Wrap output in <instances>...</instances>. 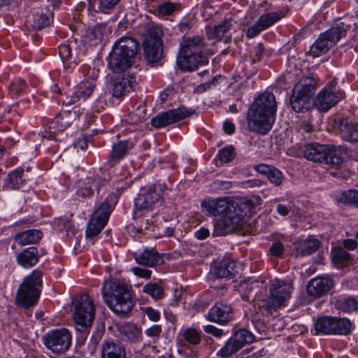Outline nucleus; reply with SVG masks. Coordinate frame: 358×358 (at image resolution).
I'll return each instance as SVG.
<instances>
[{
  "mask_svg": "<svg viewBox=\"0 0 358 358\" xmlns=\"http://www.w3.org/2000/svg\"><path fill=\"white\" fill-rule=\"evenodd\" d=\"M284 16L285 13L282 10L266 13L262 15L258 20L248 29L246 36L249 38L257 36L262 31L273 25Z\"/></svg>",
  "mask_w": 358,
  "mask_h": 358,
  "instance_id": "obj_18",
  "label": "nucleus"
},
{
  "mask_svg": "<svg viewBox=\"0 0 358 358\" xmlns=\"http://www.w3.org/2000/svg\"><path fill=\"white\" fill-rule=\"evenodd\" d=\"M45 347L56 354L65 352L71 346V334L65 328L50 331L43 336Z\"/></svg>",
  "mask_w": 358,
  "mask_h": 358,
  "instance_id": "obj_14",
  "label": "nucleus"
},
{
  "mask_svg": "<svg viewBox=\"0 0 358 358\" xmlns=\"http://www.w3.org/2000/svg\"><path fill=\"white\" fill-rule=\"evenodd\" d=\"M103 334V327L97 328L96 331L93 332L89 343V349L91 353H93L96 350L97 345L101 340Z\"/></svg>",
  "mask_w": 358,
  "mask_h": 358,
  "instance_id": "obj_48",
  "label": "nucleus"
},
{
  "mask_svg": "<svg viewBox=\"0 0 358 358\" xmlns=\"http://www.w3.org/2000/svg\"><path fill=\"white\" fill-rule=\"evenodd\" d=\"M42 275L41 271L34 270L24 279L16 294L15 303L17 306L28 309L36 304L41 294Z\"/></svg>",
  "mask_w": 358,
  "mask_h": 358,
  "instance_id": "obj_6",
  "label": "nucleus"
},
{
  "mask_svg": "<svg viewBox=\"0 0 358 358\" xmlns=\"http://www.w3.org/2000/svg\"><path fill=\"white\" fill-rule=\"evenodd\" d=\"M71 114L64 112L57 115L52 122V127L56 130L62 131L71 125Z\"/></svg>",
  "mask_w": 358,
  "mask_h": 358,
  "instance_id": "obj_40",
  "label": "nucleus"
},
{
  "mask_svg": "<svg viewBox=\"0 0 358 358\" xmlns=\"http://www.w3.org/2000/svg\"><path fill=\"white\" fill-rule=\"evenodd\" d=\"M101 358H126L124 348L112 340L104 341L101 348Z\"/></svg>",
  "mask_w": 358,
  "mask_h": 358,
  "instance_id": "obj_23",
  "label": "nucleus"
},
{
  "mask_svg": "<svg viewBox=\"0 0 358 358\" xmlns=\"http://www.w3.org/2000/svg\"><path fill=\"white\" fill-rule=\"evenodd\" d=\"M143 290L155 299H159L164 296L163 287L157 283H148L143 287Z\"/></svg>",
  "mask_w": 358,
  "mask_h": 358,
  "instance_id": "obj_43",
  "label": "nucleus"
},
{
  "mask_svg": "<svg viewBox=\"0 0 358 358\" xmlns=\"http://www.w3.org/2000/svg\"><path fill=\"white\" fill-rule=\"evenodd\" d=\"M333 322V317H320L317 320L315 324V329L317 333L327 335L332 334Z\"/></svg>",
  "mask_w": 358,
  "mask_h": 358,
  "instance_id": "obj_37",
  "label": "nucleus"
},
{
  "mask_svg": "<svg viewBox=\"0 0 358 358\" xmlns=\"http://www.w3.org/2000/svg\"><path fill=\"white\" fill-rule=\"evenodd\" d=\"M145 314L148 316V317L154 322H157L159 320L160 313L152 308V307H147L144 310Z\"/></svg>",
  "mask_w": 358,
  "mask_h": 358,
  "instance_id": "obj_57",
  "label": "nucleus"
},
{
  "mask_svg": "<svg viewBox=\"0 0 358 358\" xmlns=\"http://www.w3.org/2000/svg\"><path fill=\"white\" fill-rule=\"evenodd\" d=\"M271 254L275 257H280L284 252V245L279 241H274L269 250Z\"/></svg>",
  "mask_w": 358,
  "mask_h": 358,
  "instance_id": "obj_53",
  "label": "nucleus"
},
{
  "mask_svg": "<svg viewBox=\"0 0 358 358\" xmlns=\"http://www.w3.org/2000/svg\"><path fill=\"white\" fill-rule=\"evenodd\" d=\"M106 182V180L98 176L89 177L86 180L85 186L80 187L77 191V194L83 198L90 197L93 194L94 190L99 192L101 187L103 186Z\"/></svg>",
  "mask_w": 358,
  "mask_h": 358,
  "instance_id": "obj_25",
  "label": "nucleus"
},
{
  "mask_svg": "<svg viewBox=\"0 0 358 358\" xmlns=\"http://www.w3.org/2000/svg\"><path fill=\"white\" fill-rule=\"evenodd\" d=\"M42 236L41 231L30 229L16 234L15 241L21 245L34 244L41 239Z\"/></svg>",
  "mask_w": 358,
  "mask_h": 358,
  "instance_id": "obj_32",
  "label": "nucleus"
},
{
  "mask_svg": "<svg viewBox=\"0 0 358 358\" xmlns=\"http://www.w3.org/2000/svg\"><path fill=\"white\" fill-rule=\"evenodd\" d=\"M348 28V25L341 22L329 30L322 34L310 47V54L316 57L327 52L336 42L346 36Z\"/></svg>",
  "mask_w": 358,
  "mask_h": 358,
  "instance_id": "obj_11",
  "label": "nucleus"
},
{
  "mask_svg": "<svg viewBox=\"0 0 358 358\" xmlns=\"http://www.w3.org/2000/svg\"><path fill=\"white\" fill-rule=\"evenodd\" d=\"M274 166H269L264 164H260L255 166V169L259 173L262 175H268L271 172V171L273 169Z\"/></svg>",
  "mask_w": 358,
  "mask_h": 358,
  "instance_id": "obj_61",
  "label": "nucleus"
},
{
  "mask_svg": "<svg viewBox=\"0 0 358 358\" xmlns=\"http://www.w3.org/2000/svg\"><path fill=\"white\" fill-rule=\"evenodd\" d=\"M267 177L269 181L275 186H280L284 179L282 172L275 167L273 168Z\"/></svg>",
  "mask_w": 358,
  "mask_h": 358,
  "instance_id": "obj_49",
  "label": "nucleus"
},
{
  "mask_svg": "<svg viewBox=\"0 0 358 358\" xmlns=\"http://www.w3.org/2000/svg\"><path fill=\"white\" fill-rule=\"evenodd\" d=\"M232 27V17L226 18L221 24L215 26L214 29L209 32L208 36L211 38L222 40V37L226 36Z\"/></svg>",
  "mask_w": 358,
  "mask_h": 358,
  "instance_id": "obj_35",
  "label": "nucleus"
},
{
  "mask_svg": "<svg viewBox=\"0 0 358 358\" xmlns=\"http://www.w3.org/2000/svg\"><path fill=\"white\" fill-rule=\"evenodd\" d=\"M131 271L134 275L146 279H150L152 274V271L140 267H134L131 268Z\"/></svg>",
  "mask_w": 358,
  "mask_h": 358,
  "instance_id": "obj_55",
  "label": "nucleus"
},
{
  "mask_svg": "<svg viewBox=\"0 0 358 358\" xmlns=\"http://www.w3.org/2000/svg\"><path fill=\"white\" fill-rule=\"evenodd\" d=\"M73 317L76 329L82 334V338L85 340L94 318L95 306L93 299L87 294H83L73 301Z\"/></svg>",
  "mask_w": 358,
  "mask_h": 358,
  "instance_id": "obj_7",
  "label": "nucleus"
},
{
  "mask_svg": "<svg viewBox=\"0 0 358 358\" xmlns=\"http://www.w3.org/2000/svg\"><path fill=\"white\" fill-rule=\"evenodd\" d=\"M207 215L223 216L214 225L213 236H224L241 229L245 219L254 213L255 203L246 198L229 197L205 199L201 204Z\"/></svg>",
  "mask_w": 358,
  "mask_h": 358,
  "instance_id": "obj_1",
  "label": "nucleus"
},
{
  "mask_svg": "<svg viewBox=\"0 0 358 358\" xmlns=\"http://www.w3.org/2000/svg\"><path fill=\"white\" fill-rule=\"evenodd\" d=\"M206 46L203 38L199 36L188 37L184 39L177 59L180 68L192 71L199 66L208 64V59L203 54Z\"/></svg>",
  "mask_w": 358,
  "mask_h": 358,
  "instance_id": "obj_4",
  "label": "nucleus"
},
{
  "mask_svg": "<svg viewBox=\"0 0 358 358\" xmlns=\"http://www.w3.org/2000/svg\"><path fill=\"white\" fill-rule=\"evenodd\" d=\"M120 0H93L91 5L93 9L96 12L107 13Z\"/></svg>",
  "mask_w": 358,
  "mask_h": 358,
  "instance_id": "obj_42",
  "label": "nucleus"
},
{
  "mask_svg": "<svg viewBox=\"0 0 358 358\" xmlns=\"http://www.w3.org/2000/svg\"><path fill=\"white\" fill-rule=\"evenodd\" d=\"M331 257L334 264H341L349 260L350 254L342 247H337L331 251Z\"/></svg>",
  "mask_w": 358,
  "mask_h": 358,
  "instance_id": "obj_45",
  "label": "nucleus"
},
{
  "mask_svg": "<svg viewBox=\"0 0 358 358\" xmlns=\"http://www.w3.org/2000/svg\"><path fill=\"white\" fill-rule=\"evenodd\" d=\"M334 282L327 277H316L310 280L307 285V292L318 298L327 294L333 287Z\"/></svg>",
  "mask_w": 358,
  "mask_h": 358,
  "instance_id": "obj_21",
  "label": "nucleus"
},
{
  "mask_svg": "<svg viewBox=\"0 0 358 358\" xmlns=\"http://www.w3.org/2000/svg\"><path fill=\"white\" fill-rule=\"evenodd\" d=\"M235 157L234 148L232 147H226L219 152V158L222 162L227 163L231 162Z\"/></svg>",
  "mask_w": 358,
  "mask_h": 358,
  "instance_id": "obj_50",
  "label": "nucleus"
},
{
  "mask_svg": "<svg viewBox=\"0 0 358 358\" xmlns=\"http://www.w3.org/2000/svg\"><path fill=\"white\" fill-rule=\"evenodd\" d=\"M162 29L157 26H152L147 30L143 41V50L145 58L149 63H156L162 58Z\"/></svg>",
  "mask_w": 358,
  "mask_h": 358,
  "instance_id": "obj_12",
  "label": "nucleus"
},
{
  "mask_svg": "<svg viewBox=\"0 0 358 358\" xmlns=\"http://www.w3.org/2000/svg\"><path fill=\"white\" fill-rule=\"evenodd\" d=\"M95 88V83L93 81L82 82L79 84L76 91L73 93L70 101H66L67 105L75 103L80 99L85 100L93 92Z\"/></svg>",
  "mask_w": 358,
  "mask_h": 358,
  "instance_id": "obj_26",
  "label": "nucleus"
},
{
  "mask_svg": "<svg viewBox=\"0 0 358 358\" xmlns=\"http://www.w3.org/2000/svg\"><path fill=\"white\" fill-rule=\"evenodd\" d=\"M138 50V43L131 37H122L113 45L108 56V68L114 73L130 68Z\"/></svg>",
  "mask_w": 358,
  "mask_h": 358,
  "instance_id": "obj_5",
  "label": "nucleus"
},
{
  "mask_svg": "<svg viewBox=\"0 0 358 358\" xmlns=\"http://www.w3.org/2000/svg\"><path fill=\"white\" fill-rule=\"evenodd\" d=\"M257 288V282L255 280H248L239 283L238 285V292L240 293L243 300L251 301L255 299V296Z\"/></svg>",
  "mask_w": 358,
  "mask_h": 358,
  "instance_id": "obj_34",
  "label": "nucleus"
},
{
  "mask_svg": "<svg viewBox=\"0 0 358 358\" xmlns=\"http://www.w3.org/2000/svg\"><path fill=\"white\" fill-rule=\"evenodd\" d=\"M132 89L131 79L126 77L115 79L110 86V92L113 96L117 98L124 96Z\"/></svg>",
  "mask_w": 358,
  "mask_h": 358,
  "instance_id": "obj_30",
  "label": "nucleus"
},
{
  "mask_svg": "<svg viewBox=\"0 0 358 358\" xmlns=\"http://www.w3.org/2000/svg\"><path fill=\"white\" fill-rule=\"evenodd\" d=\"M59 54L63 61L71 57V48L69 44H62L59 46Z\"/></svg>",
  "mask_w": 358,
  "mask_h": 358,
  "instance_id": "obj_54",
  "label": "nucleus"
},
{
  "mask_svg": "<svg viewBox=\"0 0 358 358\" xmlns=\"http://www.w3.org/2000/svg\"><path fill=\"white\" fill-rule=\"evenodd\" d=\"M339 130L341 137L351 143H358V123L348 119L340 120Z\"/></svg>",
  "mask_w": 358,
  "mask_h": 358,
  "instance_id": "obj_22",
  "label": "nucleus"
},
{
  "mask_svg": "<svg viewBox=\"0 0 358 358\" xmlns=\"http://www.w3.org/2000/svg\"><path fill=\"white\" fill-rule=\"evenodd\" d=\"M204 331L209 334H212L213 336L220 338L223 335V331L220 329L215 327L213 325L208 324L205 326Z\"/></svg>",
  "mask_w": 358,
  "mask_h": 358,
  "instance_id": "obj_59",
  "label": "nucleus"
},
{
  "mask_svg": "<svg viewBox=\"0 0 358 358\" xmlns=\"http://www.w3.org/2000/svg\"><path fill=\"white\" fill-rule=\"evenodd\" d=\"M27 84L24 80L19 79L13 82L10 85V91L17 95H21L24 92Z\"/></svg>",
  "mask_w": 358,
  "mask_h": 358,
  "instance_id": "obj_52",
  "label": "nucleus"
},
{
  "mask_svg": "<svg viewBox=\"0 0 358 358\" xmlns=\"http://www.w3.org/2000/svg\"><path fill=\"white\" fill-rule=\"evenodd\" d=\"M303 155L310 161L338 167L343 162L345 154L334 146L311 143L306 146Z\"/></svg>",
  "mask_w": 358,
  "mask_h": 358,
  "instance_id": "obj_9",
  "label": "nucleus"
},
{
  "mask_svg": "<svg viewBox=\"0 0 358 358\" xmlns=\"http://www.w3.org/2000/svg\"><path fill=\"white\" fill-rule=\"evenodd\" d=\"M29 179V176L24 174L23 169H17L8 174L5 186L8 189H17Z\"/></svg>",
  "mask_w": 358,
  "mask_h": 358,
  "instance_id": "obj_33",
  "label": "nucleus"
},
{
  "mask_svg": "<svg viewBox=\"0 0 358 358\" xmlns=\"http://www.w3.org/2000/svg\"><path fill=\"white\" fill-rule=\"evenodd\" d=\"M241 348L236 343L233 341V338L231 337L230 339L227 341L225 345L221 348L219 351L218 355L223 358L228 357L233 354L236 353Z\"/></svg>",
  "mask_w": 358,
  "mask_h": 358,
  "instance_id": "obj_46",
  "label": "nucleus"
},
{
  "mask_svg": "<svg viewBox=\"0 0 358 358\" xmlns=\"http://www.w3.org/2000/svg\"><path fill=\"white\" fill-rule=\"evenodd\" d=\"M208 319L220 324H226L234 319V310L226 301L217 302L209 310Z\"/></svg>",
  "mask_w": 358,
  "mask_h": 358,
  "instance_id": "obj_19",
  "label": "nucleus"
},
{
  "mask_svg": "<svg viewBox=\"0 0 358 358\" xmlns=\"http://www.w3.org/2000/svg\"><path fill=\"white\" fill-rule=\"evenodd\" d=\"M341 203H352L358 208V190H348L344 192L338 199Z\"/></svg>",
  "mask_w": 358,
  "mask_h": 358,
  "instance_id": "obj_44",
  "label": "nucleus"
},
{
  "mask_svg": "<svg viewBox=\"0 0 358 358\" xmlns=\"http://www.w3.org/2000/svg\"><path fill=\"white\" fill-rule=\"evenodd\" d=\"M320 244V241L315 238H308L301 241L296 245V255L298 257L310 255L317 250Z\"/></svg>",
  "mask_w": 358,
  "mask_h": 358,
  "instance_id": "obj_29",
  "label": "nucleus"
},
{
  "mask_svg": "<svg viewBox=\"0 0 358 358\" xmlns=\"http://www.w3.org/2000/svg\"><path fill=\"white\" fill-rule=\"evenodd\" d=\"M337 308L343 312H352L358 310V298L346 297L336 301Z\"/></svg>",
  "mask_w": 358,
  "mask_h": 358,
  "instance_id": "obj_39",
  "label": "nucleus"
},
{
  "mask_svg": "<svg viewBox=\"0 0 358 358\" xmlns=\"http://www.w3.org/2000/svg\"><path fill=\"white\" fill-rule=\"evenodd\" d=\"M343 97V92L331 81L317 95L314 104L321 112H326L334 106Z\"/></svg>",
  "mask_w": 358,
  "mask_h": 358,
  "instance_id": "obj_15",
  "label": "nucleus"
},
{
  "mask_svg": "<svg viewBox=\"0 0 358 358\" xmlns=\"http://www.w3.org/2000/svg\"><path fill=\"white\" fill-rule=\"evenodd\" d=\"M102 295L105 303L117 314H127L135 303L131 286L124 280L110 278L105 280Z\"/></svg>",
  "mask_w": 358,
  "mask_h": 358,
  "instance_id": "obj_3",
  "label": "nucleus"
},
{
  "mask_svg": "<svg viewBox=\"0 0 358 358\" xmlns=\"http://www.w3.org/2000/svg\"><path fill=\"white\" fill-rule=\"evenodd\" d=\"M53 15L50 11H47L45 13H41L35 17L33 22V27L34 29L41 30L46 27H48L52 22Z\"/></svg>",
  "mask_w": 358,
  "mask_h": 358,
  "instance_id": "obj_41",
  "label": "nucleus"
},
{
  "mask_svg": "<svg viewBox=\"0 0 358 358\" xmlns=\"http://www.w3.org/2000/svg\"><path fill=\"white\" fill-rule=\"evenodd\" d=\"M214 273L217 278H231L238 273V268L235 262H221L214 269Z\"/></svg>",
  "mask_w": 358,
  "mask_h": 358,
  "instance_id": "obj_31",
  "label": "nucleus"
},
{
  "mask_svg": "<svg viewBox=\"0 0 358 358\" xmlns=\"http://www.w3.org/2000/svg\"><path fill=\"white\" fill-rule=\"evenodd\" d=\"M194 112V110L188 109L185 107L169 110L159 113L152 118L150 124L153 127L157 129L165 127L191 116Z\"/></svg>",
  "mask_w": 358,
  "mask_h": 358,
  "instance_id": "obj_16",
  "label": "nucleus"
},
{
  "mask_svg": "<svg viewBox=\"0 0 358 358\" xmlns=\"http://www.w3.org/2000/svg\"><path fill=\"white\" fill-rule=\"evenodd\" d=\"M277 212L282 216L287 215L289 212L293 211V205L289 204L287 206L279 203L276 207Z\"/></svg>",
  "mask_w": 358,
  "mask_h": 358,
  "instance_id": "obj_60",
  "label": "nucleus"
},
{
  "mask_svg": "<svg viewBox=\"0 0 358 358\" xmlns=\"http://www.w3.org/2000/svg\"><path fill=\"white\" fill-rule=\"evenodd\" d=\"M231 338L241 349L245 345L252 343L255 339L252 334L245 329L236 331Z\"/></svg>",
  "mask_w": 358,
  "mask_h": 358,
  "instance_id": "obj_38",
  "label": "nucleus"
},
{
  "mask_svg": "<svg viewBox=\"0 0 358 358\" xmlns=\"http://www.w3.org/2000/svg\"><path fill=\"white\" fill-rule=\"evenodd\" d=\"M220 77V76H216L208 82L198 85L196 87V91L198 92L201 93L210 89L212 85H214L215 84V83L217 81L218 78Z\"/></svg>",
  "mask_w": 358,
  "mask_h": 358,
  "instance_id": "obj_56",
  "label": "nucleus"
},
{
  "mask_svg": "<svg viewBox=\"0 0 358 358\" xmlns=\"http://www.w3.org/2000/svg\"><path fill=\"white\" fill-rule=\"evenodd\" d=\"M106 106V103L103 100L98 99L94 101V103L92 106V111L93 113H99L103 110H104Z\"/></svg>",
  "mask_w": 358,
  "mask_h": 358,
  "instance_id": "obj_63",
  "label": "nucleus"
},
{
  "mask_svg": "<svg viewBox=\"0 0 358 358\" xmlns=\"http://www.w3.org/2000/svg\"><path fill=\"white\" fill-rule=\"evenodd\" d=\"M292 289V285L289 282L278 279L273 280L270 285V296L262 301V308L271 314L273 310L285 306L290 297Z\"/></svg>",
  "mask_w": 358,
  "mask_h": 358,
  "instance_id": "obj_10",
  "label": "nucleus"
},
{
  "mask_svg": "<svg viewBox=\"0 0 358 358\" xmlns=\"http://www.w3.org/2000/svg\"><path fill=\"white\" fill-rule=\"evenodd\" d=\"M175 4L170 1L161 3L157 7V11L159 13L164 15H171L175 10Z\"/></svg>",
  "mask_w": 358,
  "mask_h": 358,
  "instance_id": "obj_51",
  "label": "nucleus"
},
{
  "mask_svg": "<svg viewBox=\"0 0 358 358\" xmlns=\"http://www.w3.org/2000/svg\"><path fill=\"white\" fill-rule=\"evenodd\" d=\"M134 259L138 264L154 267L160 264L161 257L155 250L145 249L143 252L135 253Z\"/></svg>",
  "mask_w": 358,
  "mask_h": 358,
  "instance_id": "obj_24",
  "label": "nucleus"
},
{
  "mask_svg": "<svg viewBox=\"0 0 358 358\" xmlns=\"http://www.w3.org/2000/svg\"><path fill=\"white\" fill-rule=\"evenodd\" d=\"M162 203V195L160 190L157 191L155 188L142 189L135 199V206L137 209L135 216H141V211H150Z\"/></svg>",
  "mask_w": 358,
  "mask_h": 358,
  "instance_id": "obj_17",
  "label": "nucleus"
},
{
  "mask_svg": "<svg viewBox=\"0 0 358 358\" xmlns=\"http://www.w3.org/2000/svg\"><path fill=\"white\" fill-rule=\"evenodd\" d=\"M134 147V142L131 140H121L114 143L108 156L107 164L112 167L118 164L124 158Z\"/></svg>",
  "mask_w": 358,
  "mask_h": 358,
  "instance_id": "obj_20",
  "label": "nucleus"
},
{
  "mask_svg": "<svg viewBox=\"0 0 358 358\" xmlns=\"http://www.w3.org/2000/svg\"><path fill=\"white\" fill-rule=\"evenodd\" d=\"M210 236V231L207 228L201 227L195 232V237L203 240Z\"/></svg>",
  "mask_w": 358,
  "mask_h": 358,
  "instance_id": "obj_64",
  "label": "nucleus"
},
{
  "mask_svg": "<svg viewBox=\"0 0 358 358\" xmlns=\"http://www.w3.org/2000/svg\"><path fill=\"white\" fill-rule=\"evenodd\" d=\"M109 198L104 200L99 207L95 210L86 229V236L93 238L97 236L107 224L112 211V206Z\"/></svg>",
  "mask_w": 358,
  "mask_h": 358,
  "instance_id": "obj_13",
  "label": "nucleus"
},
{
  "mask_svg": "<svg viewBox=\"0 0 358 358\" xmlns=\"http://www.w3.org/2000/svg\"><path fill=\"white\" fill-rule=\"evenodd\" d=\"M277 105L275 96L271 92L261 94L251 104L248 112L249 129L260 134H266L275 120Z\"/></svg>",
  "mask_w": 358,
  "mask_h": 358,
  "instance_id": "obj_2",
  "label": "nucleus"
},
{
  "mask_svg": "<svg viewBox=\"0 0 358 358\" xmlns=\"http://www.w3.org/2000/svg\"><path fill=\"white\" fill-rule=\"evenodd\" d=\"M332 334L348 335L351 331L352 323L348 318L333 317Z\"/></svg>",
  "mask_w": 358,
  "mask_h": 358,
  "instance_id": "obj_36",
  "label": "nucleus"
},
{
  "mask_svg": "<svg viewBox=\"0 0 358 358\" xmlns=\"http://www.w3.org/2000/svg\"><path fill=\"white\" fill-rule=\"evenodd\" d=\"M182 336L186 341L192 345H198L201 342L200 332L193 328L185 329Z\"/></svg>",
  "mask_w": 358,
  "mask_h": 358,
  "instance_id": "obj_47",
  "label": "nucleus"
},
{
  "mask_svg": "<svg viewBox=\"0 0 358 358\" xmlns=\"http://www.w3.org/2000/svg\"><path fill=\"white\" fill-rule=\"evenodd\" d=\"M17 263L25 268H29L38 262V252L36 247L24 249L17 256Z\"/></svg>",
  "mask_w": 358,
  "mask_h": 358,
  "instance_id": "obj_27",
  "label": "nucleus"
},
{
  "mask_svg": "<svg viewBox=\"0 0 358 358\" xmlns=\"http://www.w3.org/2000/svg\"><path fill=\"white\" fill-rule=\"evenodd\" d=\"M161 332V327L158 324H154L145 330V334L151 338L158 337Z\"/></svg>",
  "mask_w": 358,
  "mask_h": 358,
  "instance_id": "obj_58",
  "label": "nucleus"
},
{
  "mask_svg": "<svg viewBox=\"0 0 358 358\" xmlns=\"http://www.w3.org/2000/svg\"><path fill=\"white\" fill-rule=\"evenodd\" d=\"M317 80L310 73L302 78L295 85L289 101L292 108L296 113L304 112L310 107V99L315 94Z\"/></svg>",
  "mask_w": 358,
  "mask_h": 358,
  "instance_id": "obj_8",
  "label": "nucleus"
},
{
  "mask_svg": "<svg viewBox=\"0 0 358 358\" xmlns=\"http://www.w3.org/2000/svg\"><path fill=\"white\" fill-rule=\"evenodd\" d=\"M120 332L122 339L126 341L136 343L142 340L141 329L135 324H124L122 326Z\"/></svg>",
  "mask_w": 358,
  "mask_h": 358,
  "instance_id": "obj_28",
  "label": "nucleus"
},
{
  "mask_svg": "<svg viewBox=\"0 0 358 358\" xmlns=\"http://www.w3.org/2000/svg\"><path fill=\"white\" fill-rule=\"evenodd\" d=\"M264 51V48L262 43H258L255 48V55L252 59L253 62H259L262 57Z\"/></svg>",
  "mask_w": 358,
  "mask_h": 358,
  "instance_id": "obj_62",
  "label": "nucleus"
}]
</instances>
